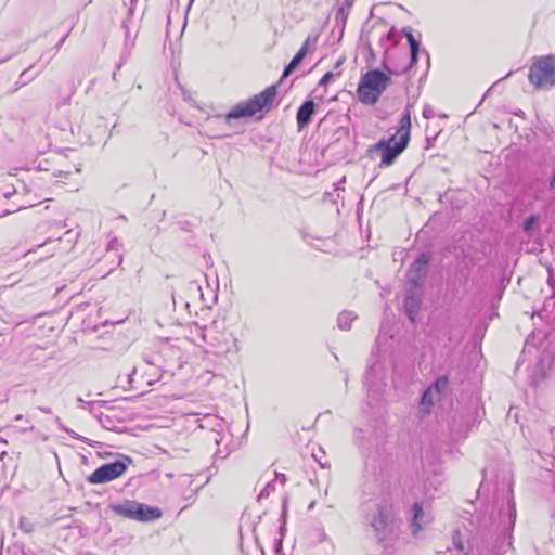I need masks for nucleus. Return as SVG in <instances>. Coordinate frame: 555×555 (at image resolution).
I'll use <instances>...</instances> for the list:
<instances>
[{
	"instance_id": "obj_1",
	"label": "nucleus",
	"mask_w": 555,
	"mask_h": 555,
	"mask_svg": "<svg viewBox=\"0 0 555 555\" xmlns=\"http://www.w3.org/2000/svg\"><path fill=\"white\" fill-rule=\"evenodd\" d=\"M410 129L411 113L410 106H406L396 134L389 139H382L370 147V152H378L380 154L379 167L392 165L396 158L406 149L410 140Z\"/></svg>"
},
{
	"instance_id": "obj_2",
	"label": "nucleus",
	"mask_w": 555,
	"mask_h": 555,
	"mask_svg": "<svg viewBox=\"0 0 555 555\" xmlns=\"http://www.w3.org/2000/svg\"><path fill=\"white\" fill-rule=\"evenodd\" d=\"M390 77L378 69L367 72L358 87V95L362 103L374 104L386 90Z\"/></svg>"
},
{
	"instance_id": "obj_3",
	"label": "nucleus",
	"mask_w": 555,
	"mask_h": 555,
	"mask_svg": "<svg viewBox=\"0 0 555 555\" xmlns=\"http://www.w3.org/2000/svg\"><path fill=\"white\" fill-rule=\"evenodd\" d=\"M276 95V87L270 86L260 94L255 95L247 102L236 105L228 115V119H236L242 117H250L260 112L264 107L271 105Z\"/></svg>"
},
{
	"instance_id": "obj_4",
	"label": "nucleus",
	"mask_w": 555,
	"mask_h": 555,
	"mask_svg": "<svg viewBox=\"0 0 555 555\" xmlns=\"http://www.w3.org/2000/svg\"><path fill=\"white\" fill-rule=\"evenodd\" d=\"M528 79L537 89L555 86V56L538 59L530 67Z\"/></svg>"
},
{
	"instance_id": "obj_5",
	"label": "nucleus",
	"mask_w": 555,
	"mask_h": 555,
	"mask_svg": "<svg viewBox=\"0 0 555 555\" xmlns=\"http://www.w3.org/2000/svg\"><path fill=\"white\" fill-rule=\"evenodd\" d=\"M371 525L379 542H388L398 537V521L392 511L387 506L378 507L377 514L374 515Z\"/></svg>"
},
{
	"instance_id": "obj_6",
	"label": "nucleus",
	"mask_w": 555,
	"mask_h": 555,
	"mask_svg": "<svg viewBox=\"0 0 555 555\" xmlns=\"http://www.w3.org/2000/svg\"><path fill=\"white\" fill-rule=\"evenodd\" d=\"M126 469L127 466L121 461L104 464L88 477V481L93 485L105 483L121 476Z\"/></svg>"
},
{
	"instance_id": "obj_7",
	"label": "nucleus",
	"mask_w": 555,
	"mask_h": 555,
	"mask_svg": "<svg viewBox=\"0 0 555 555\" xmlns=\"http://www.w3.org/2000/svg\"><path fill=\"white\" fill-rule=\"evenodd\" d=\"M429 262V256L427 254H421L411 264L408 271V280L414 286H420L422 280L427 273V264Z\"/></svg>"
},
{
	"instance_id": "obj_8",
	"label": "nucleus",
	"mask_w": 555,
	"mask_h": 555,
	"mask_svg": "<svg viewBox=\"0 0 555 555\" xmlns=\"http://www.w3.org/2000/svg\"><path fill=\"white\" fill-rule=\"evenodd\" d=\"M421 305V289L420 286H414L409 291L404 297L403 306L409 319L414 322L415 315Z\"/></svg>"
},
{
	"instance_id": "obj_9",
	"label": "nucleus",
	"mask_w": 555,
	"mask_h": 555,
	"mask_svg": "<svg viewBox=\"0 0 555 555\" xmlns=\"http://www.w3.org/2000/svg\"><path fill=\"white\" fill-rule=\"evenodd\" d=\"M132 506L135 508L134 520L151 521L162 517V512L158 507L149 506L137 501L135 505Z\"/></svg>"
},
{
	"instance_id": "obj_10",
	"label": "nucleus",
	"mask_w": 555,
	"mask_h": 555,
	"mask_svg": "<svg viewBox=\"0 0 555 555\" xmlns=\"http://www.w3.org/2000/svg\"><path fill=\"white\" fill-rule=\"evenodd\" d=\"M430 520V516L424 512L422 504L415 503L413 505V519L411 524L413 534L416 535Z\"/></svg>"
},
{
	"instance_id": "obj_11",
	"label": "nucleus",
	"mask_w": 555,
	"mask_h": 555,
	"mask_svg": "<svg viewBox=\"0 0 555 555\" xmlns=\"http://www.w3.org/2000/svg\"><path fill=\"white\" fill-rule=\"evenodd\" d=\"M314 112H315V104L311 100L306 101L298 108L296 119H297V125H298L299 130L304 129L311 121V117L314 114Z\"/></svg>"
},
{
	"instance_id": "obj_12",
	"label": "nucleus",
	"mask_w": 555,
	"mask_h": 555,
	"mask_svg": "<svg viewBox=\"0 0 555 555\" xmlns=\"http://www.w3.org/2000/svg\"><path fill=\"white\" fill-rule=\"evenodd\" d=\"M309 46H310V37H308L306 39V41L304 42V44L301 46L299 51L295 54V56L293 57L291 63L286 66V68L283 72L282 77L288 76L300 64V62L302 61V59L306 56V54L309 51Z\"/></svg>"
},
{
	"instance_id": "obj_13",
	"label": "nucleus",
	"mask_w": 555,
	"mask_h": 555,
	"mask_svg": "<svg viewBox=\"0 0 555 555\" xmlns=\"http://www.w3.org/2000/svg\"><path fill=\"white\" fill-rule=\"evenodd\" d=\"M541 217L539 215L529 216L524 222V232L528 237H534L540 233Z\"/></svg>"
},
{
	"instance_id": "obj_14",
	"label": "nucleus",
	"mask_w": 555,
	"mask_h": 555,
	"mask_svg": "<svg viewBox=\"0 0 555 555\" xmlns=\"http://www.w3.org/2000/svg\"><path fill=\"white\" fill-rule=\"evenodd\" d=\"M131 505H135V501H125L119 504L112 505V509L120 516L134 519L135 508Z\"/></svg>"
},
{
	"instance_id": "obj_15",
	"label": "nucleus",
	"mask_w": 555,
	"mask_h": 555,
	"mask_svg": "<svg viewBox=\"0 0 555 555\" xmlns=\"http://www.w3.org/2000/svg\"><path fill=\"white\" fill-rule=\"evenodd\" d=\"M356 319V315L351 312L344 311L337 318V324L340 330H349L351 322Z\"/></svg>"
},
{
	"instance_id": "obj_16",
	"label": "nucleus",
	"mask_w": 555,
	"mask_h": 555,
	"mask_svg": "<svg viewBox=\"0 0 555 555\" xmlns=\"http://www.w3.org/2000/svg\"><path fill=\"white\" fill-rule=\"evenodd\" d=\"M406 38H408V41L410 43V48H411V62H410V66H412L416 61H417V52H418V42L417 40L414 38V36L412 35V33H406Z\"/></svg>"
},
{
	"instance_id": "obj_17",
	"label": "nucleus",
	"mask_w": 555,
	"mask_h": 555,
	"mask_svg": "<svg viewBox=\"0 0 555 555\" xmlns=\"http://www.w3.org/2000/svg\"><path fill=\"white\" fill-rule=\"evenodd\" d=\"M98 418L104 428L109 429V430H113L115 428V425L108 414L101 412L100 415L98 416Z\"/></svg>"
},
{
	"instance_id": "obj_18",
	"label": "nucleus",
	"mask_w": 555,
	"mask_h": 555,
	"mask_svg": "<svg viewBox=\"0 0 555 555\" xmlns=\"http://www.w3.org/2000/svg\"><path fill=\"white\" fill-rule=\"evenodd\" d=\"M448 386V378L447 377H440L436 380L433 389L435 388L436 392L439 393L443 391Z\"/></svg>"
},
{
	"instance_id": "obj_19",
	"label": "nucleus",
	"mask_w": 555,
	"mask_h": 555,
	"mask_svg": "<svg viewBox=\"0 0 555 555\" xmlns=\"http://www.w3.org/2000/svg\"><path fill=\"white\" fill-rule=\"evenodd\" d=\"M434 401L433 398V387H429L427 390L424 391L422 396V404H429L431 405Z\"/></svg>"
},
{
	"instance_id": "obj_20",
	"label": "nucleus",
	"mask_w": 555,
	"mask_h": 555,
	"mask_svg": "<svg viewBox=\"0 0 555 555\" xmlns=\"http://www.w3.org/2000/svg\"><path fill=\"white\" fill-rule=\"evenodd\" d=\"M121 247V243L116 236H112L108 244H107V250H116L118 251Z\"/></svg>"
},
{
	"instance_id": "obj_21",
	"label": "nucleus",
	"mask_w": 555,
	"mask_h": 555,
	"mask_svg": "<svg viewBox=\"0 0 555 555\" xmlns=\"http://www.w3.org/2000/svg\"><path fill=\"white\" fill-rule=\"evenodd\" d=\"M348 16V10L343 5L338 9L336 13V20L341 23H346Z\"/></svg>"
},
{
	"instance_id": "obj_22",
	"label": "nucleus",
	"mask_w": 555,
	"mask_h": 555,
	"mask_svg": "<svg viewBox=\"0 0 555 555\" xmlns=\"http://www.w3.org/2000/svg\"><path fill=\"white\" fill-rule=\"evenodd\" d=\"M20 528L25 532H31L34 526L27 518H21Z\"/></svg>"
},
{
	"instance_id": "obj_23",
	"label": "nucleus",
	"mask_w": 555,
	"mask_h": 555,
	"mask_svg": "<svg viewBox=\"0 0 555 555\" xmlns=\"http://www.w3.org/2000/svg\"><path fill=\"white\" fill-rule=\"evenodd\" d=\"M334 79V74L332 72H327L319 81L320 86H326L330 81Z\"/></svg>"
},
{
	"instance_id": "obj_24",
	"label": "nucleus",
	"mask_w": 555,
	"mask_h": 555,
	"mask_svg": "<svg viewBox=\"0 0 555 555\" xmlns=\"http://www.w3.org/2000/svg\"><path fill=\"white\" fill-rule=\"evenodd\" d=\"M434 111L430 106H425L424 109H423V117L426 118V119H430L434 117Z\"/></svg>"
},
{
	"instance_id": "obj_25",
	"label": "nucleus",
	"mask_w": 555,
	"mask_h": 555,
	"mask_svg": "<svg viewBox=\"0 0 555 555\" xmlns=\"http://www.w3.org/2000/svg\"><path fill=\"white\" fill-rule=\"evenodd\" d=\"M271 489H273V487L271 486V483H268L267 487L259 493L258 499L268 496Z\"/></svg>"
},
{
	"instance_id": "obj_26",
	"label": "nucleus",
	"mask_w": 555,
	"mask_h": 555,
	"mask_svg": "<svg viewBox=\"0 0 555 555\" xmlns=\"http://www.w3.org/2000/svg\"><path fill=\"white\" fill-rule=\"evenodd\" d=\"M124 27L126 29V46H131L132 47L134 44V39L130 38L127 25L125 23H124Z\"/></svg>"
},
{
	"instance_id": "obj_27",
	"label": "nucleus",
	"mask_w": 555,
	"mask_h": 555,
	"mask_svg": "<svg viewBox=\"0 0 555 555\" xmlns=\"http://www.w3.org/2000/svg\"><path fill=\"white\" fill-rule=\"evenodd\" d=\"M39 410L46 414H51L52 411L50 408L40 406Z\"/></svg>"
},
{
	"instance_id": "obj_28",
	"label": "nucleus",
	"mask_w": 555,
	"mask_h": 555,
	"mask_svg": "<svg viewBox=\"0 0 555 555\" xmlns=\"http://www.w3.org/2000/svg\"><path fill=\"white\" fill-rule=\"evenodd\" d=\"M278 478H279V480H281L282 483H284L286 480L284 475H281V476L278 475Z\"/></svg>"
},
{
	"instance_id": "obj_29",
	"label": "nucleus",
	"mask_w": 555,
	"mask_h": 555,
	"mask_svg": "<svg viewBox=\"0 0 555 555\" xmlns=\"http://www.w3.org/2000/svg\"><path fill=\"white\" fill-rule=\"evenodd\" d=\"M121 262H122V257H121V255H118V257H117V264L120 266Z\"/></svg>"
},
{
	"instance_id": "obj_30",
	"label": "nucleus",
	"mask_w": 555,
	"mask_h": 555,
	"mask_svg": "<svg viewBox=\"0 0 555 555\" xmlns=\"http://www.w3.org/2000/svg\"><path fill=\"white\" fill-rule=\"evenodd\" d=\"M551 188L555 190V176L553 177L551 181Z\"/></svg>"
},
{
	"instance_id": "obj_31",
	"label": "nucleus",
	"mask_w": 555,
	"mask_h": 555,
	"mask_svg": "<svg viewBox=\"0 0 555 555\" xmlns=\"http://www.w3.org/2000/svg\"><path fill=\"white\" fill-rule=\"evenodd\" d=\"M346 7H347V10H349V8L351 7V2L349 0H346Z\"/></svg>"
},
{
	"instance_id": "obj_32",
	"label": "nucleus",
	"mask_w": 555,
	"mask_h": 555,
	"mask_svg": "<svg viewBox=\"0 0 555 555\" xmlns=\"http://www.w3.org/2000/svg\"><path fill=\"white\" fill-rule=\"evenodd\" d=\"M15 420H16V421H21V420H23V415H22V414L16 415V416H15Z\"/></svg>"
},
{
	"instance_id": "obj_33",
	"label": "nucleus",
	"mask_w": 555,
	"mask_h": 555,
	"mask_svg": "<svg viewBox=\"0 0 555 555\" xmlns=\"http://www.w3.org/2000/svg\"><path fill=\"white\" fill-rule=\"evenodd\" d=\"M64 41H65V37H63V38L59 41L57 47H60Z\"/></svg>"
},
{
	"instance_id": "obj_34",
	"label": "nucleus",
	"mask_w": 555,
	"mask_h": 555,
	"mask_svg": "<svg viewBox=\"0 0 555 555\" xmlns=\"http://www.w3.org/2000/svg\"><path fill=\"white\" fill-rule=\"evenodd\" d=\"M0 442L7 443V440L0 437Z\"/></svg>"
},
{
	"instance_id": "obj_35",
	"label": "nucleus",
	"mask_w": 555,
	"mask_h": 555,
	"mask_svg": "<svg viewBox=\"0 0 555 555\" xmlns=\"http://www.w3.org/2000/svg\"><path fill=\"white\" fill-rule=\"evenodd\" d=\"M5 455V451H2L1 459Z\"/></svg>"
},
{
	"instance_id": "obj_36",
	"label": "nucleus",
	"mask_w": 555,
	"mask_h": 555,
	"mask_svg": "<svg viewBox=\"0 0 555 555\" xmlns=\"http://www.w3.org/2000/svg\"><path fill=\"white\" fill-rule=\"evenodd\" d=\"M0 63H2V61H0Z\"/></svg>"
}]
</instances>
